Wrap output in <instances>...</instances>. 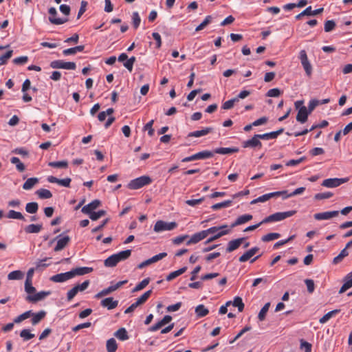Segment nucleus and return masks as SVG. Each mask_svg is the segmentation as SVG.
Instances as JSON below:
<instances>
[{"label": "nucleus", "mask_w": 352, "mask_h": 352, "mask_svg": "<svg viewBox=\"0 0 352 352\" xmlns=\"http://www.w3.org/2000/svg\"><path fill=\"white\" fill-rule=\"evenodd\" d=\"M215 230V228H208L207 230L197 232L191 236L190 239L187 241L186 244L189 245L191 244L197 243L201 240L206 239L210 234V233L214 232Z\"/></svg>", "instance_id": "423d86ee"}, {"label": "nucleus", "mask_w": 352, "mask_h": 352, "mask_svg": "<svg viewBox=\"0 0 352 352\" xmlns=\"http://www.w3.org/2000/svg\"><path fill=\"white\" fill-rule=\"evenodd\" d=\"M23 273L20 270H15L10 272L8 275L9 280H21L23 277Z\"/></svg>", "instance_id": "58836bf2"}, {"label": "nucleus", "mask_w": 352, "mask_h": 352, "mask_svg": "<svg viewBox=\"0 0 352 352\" xmlns=\"http://www.w3.org/2000/svg\"><path fill=\"white\" fill-rule=\"evenodd\" d=\"M232 305L238 308L239 311L241 312L244 309V303L242 298L239 296H236L232 302Z\"/></svg>", "instance_id": "3c124183"}, {"label": "nucleus", "mask_w": 352, "mask_h": 352, "mask_svg": "<svg viewBox=\"0 0 352 352\" xmlns=\"http://www.w3.org/2000/svg\"><path fill=\"white\" fill-rule=\"evenodd\" d=\"M212 131L211 127H207L200 131H195L188 133V137L199 138L208 135Z\"/></svg>", "instance_id": "bb28decb"}, {"label": "nucleus", "mask_w": 352, "mask_h": 352, "mask_svg": "<svg viewBox=\"0 0 352 352\" xmlns=\"http://www.w3.org/2000/svg\"><path fill=\"white\" fill-rule=\"evenodd\" d=\"M100 205L101 201L98 199H95L87 205L83 206L81 211L82 213L89 215L93 212H94V210L98 208Z\"/></svg>", "instance_id": "ddd939ff"}, {"label": "nucleus", "mask_w": 352, "mask_h": 352, "mask_svg": "<svg viewBox=\"0 0 352 352\" xmlns=\"http://www.w3.org/2000/svg\"><path fill=\"white\" fill-rule=\"evenodd\" d=\"M307 4V1L306 0H300L298 3H287L283 6V9L285 10H291L296 7L302 8Z\"/></svg>", "instance_id": "2f4dec72"}, {"label": "nucleus", "mask_w": 352, "mask_h": 352, "mask_svg": "<svg viewBox=\"0 0 352 352\" xmlns=\"http://www.w3.org/2000/svg\"><path fill=\"white\" fill-rule=\"evenodd\" d=\"M36 193L41 199H50L52 197V192L49 190L44 188L38 190Z\"/></svg>", "instance_id": "a18cd8bd"}, {"label": "nucleus", "mask_w": 352, "mask_h": 352, "mask_svg": "<svg viewBox=\"0 0 352 352\" xmlns=\"http://www.w3.org/2000/svg\"><path fill=\"white\" fill-rule=\"evenodd\" d=\"M153 123L154 120H151L144 126V130L148 131V135L150 137H152L154 135V129L153 128Z\"/></svg>", "instance_id": "680f3d73"}, {"label": "nucleus", "mask_w": 352, "mask_h": 352, "mask_svg": "<svg viewBox=\"0 0 352 352\" xmlns=\"http://www.w3.org/2000/svg\"><path fill=\"white\" fill-rule=\"evenodd\" d=\"M239 151V148L236 147L234 148H217L214 150V153L221 155H227L232 154L234 153H237Z\"/></svg>", "instance_id": "cd10ccee"}, {"label": "nucleus", "mask_w": 352, "mask_h": 352, "mask_svg": "<svg viewBox=\"0 0 352 352\" xmlns=\"http://www.w3.org/2000/svg\"><path fill=\"white\" fill-rule=\"evenodd\" d=\"M13 50H10L7 51L3 55L0 56V65H3L7 63V61L12 57Z\"/></svg>", "instance_id": "864d4df0"}, {"label": "nucleus", "mask_w": 352, "mask_h": 352, "mask_svg": "<svg viewBox=\"0 0 352 352\" xmlns=\"http://www.w3.org/2000/svg\"><path fill=\"white\" fill-rule=\"evenodd\" d=\"M20 336L23 338L24 341H28L34 338L35 335L34 333H30L29 329H25L20 332Z\"/></svg>", "instance_id": "8fccbe9b"}, {"label": "nucleus", "mask_w": 352, "mask_h": 352, "mask_svg": "<svg viewBox=\"0 0 352 352\" xmlns=\"http://www.w3.org/2000/svg\"><path fill=\"white\" fill-rule=\"evenodd\" d=\"M131 250H126L113 254L116 256L118 263H120L129 258L131 255Z\"/></svg>", "instance_id": "a878e982"}, {"label": "nucleus", "mask_w": 352, "mask_h": 352, "mask_svg": "<svg viewBox=\"0 0 352 352\" xmlns=\"http://www.w3.org/2000/svg\"><path fill=\"white\" fill-rule=\"evenodd\" d=\"M71 278H73L72 273L69 271L54 275L50 278V280L54 283H63Z\"/></svg>", "instance_id": "4468645a"}, {"label": "nucleus", "mask_w": 352, "mask_h": 352, "mask_svg": "<svg viewBox=\"0 0 352 352\" xmlns=\"http://www.w3.org/2000/svg\"><path fill=\"white\" fill-rule=\"evenodd\" d=\"M171 320H172V317L169 315H166L161 320H160L158 322H157L155 324L150 327L148 328V331H151V332L156 331L158 329H160L161 327L164 326L165 324L170 322L171 321Z\"/></svg>", "instance_id": "a211bd4d"}, {"label": "nucleus", "mask_w": 352, "mask_h": 352, "mask_svg": "<svg viewBox=\"0 0 352 352\" xmlns=\"http://www.w3.org/2000/svg\"><path fill=\"white\" fill-rule=\"evenodd\" d=\"M136 58L135 56H132L129 59L126 60V62L124 63V66L129 71L131 72L133 70V64L135 62Z\"/></svg>", "instance_id": "e2e57ef3"}, {"label": "nucleus", "mask_w": 352, "mask_h": 352, "mask_svg": "<svg viewBox=\"0 0 352 352\" xmlns=\"http://www.w3.org/2000/svg\"><path fill=\"white\" fill-rule=\"evenodd\" d=\"M280 237V234L279 233L272 232V233H269V234H267L263 236L261 238V240L263 242H268V241H271L277 239Z\"/></svg>", "instance_id": "49530a36"}, {"label": "nucleus", "mask_w": 352, "mask_h": 352, "mask_svg": "<svg viewBox=\"0 0 352 352\" xmlns=\"http://www.w3.org/2000/svg\"><path fill=\"white\" fill-rule=\"evenodd\" d=\"M50 294H51V292L50 291H48V292L42 291V292H38L32 296L28 295L25 298V299L28 302H38V301H40V300L44 299L45 297L49 296Z\"/></svg>", "instance_id": "dca6fc26"}, {"label": "nucleus", "mask_w": 352, "mask_h": 352, "mask_svg": "<svg viewBox=\"0 0 352 352\" xmlns=\"http://www.w3.org/2000/svg\"><path fill=\"white\" fill-rule=\"evenodd\" d=\"M38 205L36 202H30L25 206V210L30 214H34L38 211Z\"/></svg>", "instance_id": "ea45409f"}, {"label": "nucleus", "mask_w": 352, "mask_h": 352, "mask_svg": "<svg viewBox=\"0 0 352 352\" xmlns=\"http://www.w3.org/2000/svg\"><path fill=\"white\" fill-rule=\"evenodd\" d=\"M307 108L305 106H302L298 111L296 116V120L302 124L306 122L309 115Z\"/></svg>", "instance_id": "f3484780"}, {"label": "nucleus", "mask_w": 352, "mask_h": 352, "mask_svg": "<svg viewBox=\"0 0 352 352\" xmlns=\"http://www.w3.org/2000/svg\"><path fill=\"white\" fill-rule=\"evenodd\" d=\"M211 20L212 16L210 15L207 16L204 20V21L195 28V31L199 32L203 30L206 25H208L211 22Z\"/></svg>", "instance_id": "bf43d9fd"}, {"label": "nucleus", "mask_w": 352, "mask_h": 352, "mask_svg": "<svg viewBox=\"0 0 352 352\" xmlns=\"http://www.w3.org/2000/svg\"><path fill=\"white\" fill-rule=\"evenodd\" d=\"M236 102H238V100H237V98H234L232 99H230V100L225 102L222 104L221 108L225 110L230 109L234 107V105Z\"/></svg>", "instance_id": "5fc2aeb1"}, {"label": "nucleus", "mask_w": 352, "mask_h": 352, "mask_svg": "<svg viewBox=\"0 0 352 352\" xmlns=\"http://www.w3.org/2000/svg\"><path fill=\"white\" fill-rule=\"evenodd\" d=\"M298 58L305 72L306 75L308 77H310L313 72V67L308 59L307 52L305 50H302L300 51Z\"/></svg>", "instance_id": "20e7f679"}, {"label": "nucleus", "mask_w": 352, "mask_h": 352, "mask_svg": "<svg viewBox=\"0 0 352 352\" xmlns=\"http://www.w3.org/2000/svg\"><path fill=\"white\" fill-rule=\"evenodd\" d=\"M118 263V260L114 254L111 255L104 261V265L107 267H113Z\"/></svg>", "instance_id": "473e14b6"}, {"label": "nucleus", "mask_w": 352, "mask_h": 352, "mask_svg": "<svg viewBox=\"0 0 352 352\" xmlns=\"http://www.w3.org/2000/svg\"><path fill=\"white\" fill-rule=\"evenodd\" d=\"M25 291L29 294H33L36 292L35 287L32 286V280H25Z\"/></svg>", "instance_id": "4d7b16f0"}, {"label": "nucleus", "mask_w": 352, "mask_h": 352, "mask_svg": "<svg viewBox=\"0 0 352 352\" xmlns=\"http://www.w3.org/2000/svg\"><path fill=\"white\" fill-rule=\"evenodd\" d=\"M186 270H187V267H184L180 268L178 270L172 272L166 276V279L167 281H170V280L175 279V278H177V276L184 274Z\"/></svg>", "instance_id": "7c9ffc66"}, {"label": "nucleus", "mask_w": 352, "mask_h": 352, "mask_svg": "<svg viewBox=\"0 0 352 352\" xmlns=\"http://www.w3.org/2000/svg\"><path fill=\"white\" fill-rule=\"evenodd\" d=\"M252 219V214H243V215H241V216H239L236 220L234 221V223H233L231 226V228L236 226H239V225H241V224H243L249 221H250L251 219Z\"/></svg>", "instance_id": "393cba45"}, {"label": "nucleus", "mask_w": 352, "mask_h": 352, "mask_svg": "<svg viewBox=\"0 0 352 352\" xmlns=\"http://www.w3.org/2000/svg\"><path fill=\"white\" fill-rule=\"evenodd\" d=\"M39 180L36 177H31L28 179L23 184V188L26 190L32 189L36 184L38 183Z\"/></svg>", "instance_id": "c85d7f7f"}, {"label": "nucleus", "mask_w": 352, "mask_h": 352, "mask_svg": "<svg viewBox=\"0 0 352 352\" xmlns=\"http://www.w3.org/2000/svg\"><path fill=\"white\" fill-rule=\"evenodd\" d=\"M213 157V153L210 151H203L195 153V157L197 160H204Z\"/></svg>", "instance_id": "37998d69"}, {"label": "nucleus", "mask_w": 352, "mask_h": 352, "mask_svg": "<svg viewBox=\"0 0 352 352\" xmlns=\"http://www.w3.org/2000/svg\"><path fill=\"white\" fill-rule=\"evenodd\" d=\"M10 162L16 165V169L19 172H23L25 169L24 164L20 161L19 158L16 157H12L10 159Z\"/></svg>", "instance_id": "e433bc0d"}, {"label": "nucleus", "mask_w": 352, "mask_h": 352, "mask_svg": "<svg viewBox=\"0 0 352 352\" xmlns=\"http://www.w3.org/2000/svg\"><path fill=\"white\" fill-rule=\"evenodd\" d=\"M115 336H116L120 340H126L129 338L127 335V332L124 328L119 329L116 333Z\"/></svg>", "instance_id": "09e8293b"}, {"label": "nucleus", "mask_w": 352, "mask_h": 352, "mask_svg": "<svg viewBox=\"0 0 352 352\" xmlns=\"http://www.w3.org/2000/svg\"><path fill=\"white\" fill-rule=\"evenodd\" d=\"M195 313L198 317L202 318L208 315L209 311L207 308L205 307L204 305H199L195 308Z\"/></svg>", "instance_id": "f704fd0d"}, {"label": "nucleus", "mask_w": 352, "mask_h": 352, "mask_svg": "<svg viewBox=\"0 0 352 352\" xmlns=\"http://www.w3.org/2000/svg\"><path fill=\"white\" fill-rule=\"evenodd\" d=\"M270 199V197L269 193L265 194V195H261V196L257 197L256 199L252 200L251 201V204H256L258 202H265V201H268Z\"/></svg>", "instance_id": "338daca9"}, {"label": "nucleus", "mask_w": 352, "mask_h": 352, "mask_svg": "<svg viewBox=\"0 0 352 352\" xmlns=\"http://www.w3.org/2000/svg\"><path fill=\"white\" fill-rule=\"evenodd\" d=\"M106 214V211L103 210H100L98 212H93L91 214L89 215V218L92 221H96L100 217L104 216Z\"/></svg>", "instance_id": "6e6d98bb"}, {"label": "nucleus", "mask_w": 352, "mask_h": 352, "mask_svg": "<svg viewBox=\"0 0 352 352\" xmlns=\"http://www.w3.org/2000/svg\"><path fill=\"white\" fill-rule=\"evenodd\" d=\"M92 267H80L72 269L71 272L72 273V277H75L76 276H82L87 274H89L93 272Z\"/></svg>", "instance_id": "4be33fe9"}, {"label": "nucleus", "mask_w": 352, "mask_h": 352, "mask_svg": "<svg viewBox=\"0 0 352 352\" xmlns=\"http://www.w3.org/2000/svg\"><path fill=\"white\" fill-rule=\"evenodd\" d=\"M48 165L50 167L58 168H67L68 167V162L66 160L59 162H50Z\"/></svg>", "instance_id": "c03bdc74"}, {"label": "nucleus", "mask_w": 352, "mask_h": 352, "mask_svg": "<svg viewBox=\"0 0 352 352\" xmlns=\"http://www.w3.org/2000/svg\"><path fill=\"white\" fill-rule=\"evenodd\" d=\"M339 214V212L336 211H326L323 212L316 213L314 214V219L318 221L327 220L333 217H337Z\"/></svg>", "instance_id": "f8f14e48"}, {"label": "nucleus", "mask_w": 352, "mask_h": 352, "mask_svg": "<svg viewBox=\"0 0 352 352\" xmlns=\"http://www.w3.org/2000/svg\"><path fill=\"white\" fill-rule=\"evenodd\" d=\"M232 204V200H226L221 203L215 204L211 206L213 210H217L224 208L230 207Z\"/></svg>", "instance_id": "c9c22d12"}, {"label": "nucleus", "mask_w": 352, "mask_h": 352, "mask_svg": "<svg viewBox=\"0 0 352 352\" xmlns=\"http://www.w3.org/2000/svg\"><path fill=\"white\" fill-rule=\"evenodd\" d=\"M333 196V193L331 192H325L317 193L315 195L314 198L316 200L326 199L331 198Z\"/></svg>", "instance_id": "052dcab7"}, {"label": "nucleus", "mask_w": 352, "mask_h": 352, "mask_svg": "<svg viewBox=\"0 0 352 352\" xmlns=\"http://www.w3.org/2000/svg\"><path fill=\"white\" fill-rule=\"evenodd\" d=\"M262 143L258 138V135H254L251 139L245 140L242 142L243 148H252L261 149L262 148Z\"/></svg>", "instance_id": "1a4fd4ad"}, {"label": "nucleus", "mask_w": 352, "mask_h": 352, "mask_svg": "<svg viewBox=\"0 0 352 352\" xmlns=\"http://www.w3.org/2000/svg\"><path fill=\"white\" fill-rule=\"evenodd\" d=\"M349 179L345 178H329L323 180L322 186L327 188H336L342 184L346 183Z\"/></svg>", "instance_id": "6e6552de"}, {"label": "nucleus", "mask_w": 352, "mask_h": 352, "mask_svg": "<svg viewBox=\"0 0 352 352\" xmlns=\"http://www.w3.org/2000/svg\"><path fill=\"white\" fill-rule=\"evenodd\" d=\"M89 284L90 281L89 280H86L82 283L74 286V287L76 289L77 292H83L87 289Z\"/></svg>", "instance_id": "69168bd1"}, {"label": "nucleus", "mask_w": 352, "mask_h": 352, "mask_svg": "<svg viewBox=\"0 0 352 352\" xmlns=\"http://www.w3.org/2000/svg\"><path fill=\"white\" fill-rule=\"evenodd\" d=\"M118 345L114 338H110L107 341V352H116Z\"/></svg>", "instance_id": "4c0bfd02"}, {"label": "nucleus", "mask_w": 352, "mask_h": 352, "mask_svg": "<svg viewBox=\"0 0 352 352\" xmlns=\"http://www.w3.org/2000/svg\"><path fill=\"white\" fill-rule=\"evenodd\" d=\"M150 278H146L140 282L132 290L133 292H137L144 289L149 283Z\"/></svg>", "instance_id": "a19ab883"}, {"label": "nucleus", "mask_w": 352, "mask_h": 352, "mask_svg": "<svg viewBox=\"0 0 352 352\" xmlns=\"http://www.w3.org/2000/svg\"><path fill=\"white\" fill-rule=\"evenodd\" d=\"M351 287H352V271L346 276L345 282L340 289L339 293L342 294Z\"/></svg>", "instance_id": "b1692460"}, {"label": "nucleus", "mask_w": 352, "mask_h": 352, "mask_svg": "<svg viewBox=\"0 0 352 352\" xmlns=\"http://www.w3.org/2000/svg\"><path fill=\"white\" fill-rule=\"evenodd\" d=\"M56 239H57V244L54 248L55 252H59L64 249L70 241V237L69 236L58 235Z\"/></svg>", "instance_id": "9b49d317"}, {"label": "nucleus", "mask_w": 352, "mask_h": 352, "mask_svg": "<svg viewBox=\"0 0 352 352\" xmlns=\"http://www.w3.org/2000/svg\"><path fill=\"white\" fill-rule=\"evenodd\" d=\"M32 314V311H27L14 318V322L20 323L24 320L30 318Z\"/></svg>", "instance_id": "603ef678"}, {"label": "nucleus", "mask_w": 352, "mask_h": 352, "mask_svg": "<svg viewBox=\"0 0 352 352\" xmlns=\"http://www.w3.org/2000/svg\"><path fill=\"white\" fill-rule=\"evenodd\" d=\"M118 300H113L112 297H108L101 300L100 305L103 307L107 308V309H113L118 307Z\"/></svg>", "instance_id": "6ab92c4d"}, {"label": "nucleus", "mask_w": 352, "mask_h": 352, "mask_svg": "<svg viewBox=\"0 0 352 352\" xmlns=\"http://www.w3.org/2000/svg\"><path fill=\"white\" fill-rule=\"evenodd\" d=\"M7 217L9 219H19V220H23V221L25 220V217L21 212H16L13 210H11L8 212V213L7 214Z\"/></svg>", "instance_id": "79ce46f5"}, {"label": "nucleus", "mask_w": 352, "mask_h": 352, "mask_svg": "<svg viewBox=\"0 0 352 352\" xmlns=\"http://www.w3.org/2000/svg\"><path fill=\"white\" fill-rule=\"evenodd\" d=\"M210 228H215L216 230L213 233H210V234H212V236L206 241V243L212 242L216 239L229 234L230 232V229H228V226L227 225L214 226L211 227Z\"/></svg>", "instance_id": "39448f33"}, {"label": "nucleus", "mask_w": 352, "mask_h": 352, "mask_svg": "<svg viewBox=\"0 0 352 352\" xmlns=\"http://www.w3.org/2000/svg\"><path fill=\"white\" fill-rule=\"evenodd\" d=\"M245 241H246V239L245 237H242L229 241L226 248V252H232L236 250L241 244L243 243Z\"/></svg>", "instance_id": "2eb2a0df"}, {"label": "nucleus", "mask_w": 352, "mask_h": 352, "mask_svg": "<svg viewBox=\"0 0 352 352\" xmlns=\"http://www.w3.org/2000/svg\"><path fill=\"white\" fill-rule=\"evenodd\" d=\"M48 12L50 14L49 21L53 24L61 25L66 23L68 21L67 18H57V11L56 9L54 7L50 8L49 9Z\"/></svg>", "instance_id": "9d476101"}, {"label": "nucleus", "mask_w": 352, "mask_h": 352, "mask_svg": "<svg viewBox=\"0 0 352 352\" xmlns=\"http://www.w3.org/2000/svg\"><path fill=\"white\" fill-rule=\"evenodd\" d=\"M258 250L259 248L258 247H254L250 249L239 258V262L244 263L248 261L253 256H254L258 252Z\"/></svg>", "instance_id": "412c9836"}, {"label": "nucleus", "mask_w": 352, "mask_h": 352, "mask_svg": "<svg viewBox=\"0 0 352 352\" xmlns=\"http://www.w3.org/2000/svg\"><path fill=\"white\" fill-rule=\"evenodd\" d=\"M132 22L135 29H137L140 26L141 19L138 12H134L133 13Z\"/></svg>", "instance_id": "13d9d810"}, {"label": "nucleus", "mask_w": 352, "mask_h": 352, "mask_svg": "<svg viewBox=\"0 0 352 352\" xmlns=\"http://www.w3.org/2000/svg\"><path fill=\"white\" fill-rule=\"evenodd\" d=\"M340 311V309H334V310H332L328 313H327L326 314H324L320 320H319V322L321 324H324L326 323L327 321H329L331 318L334 317L335 316H336L338 314H339Z\"/></svg>", "instance_id": "c756f323"}, {"label": "nucleus", "mask_w": 352, "mask_h": 352, "mask_svg": "<svg viewBox=\"0 0 352 352\" xmlns=\"http://www.w3.org/2000/svg\"><path fill=\"white\" fill-rule=\"evenodd\" d=\"M284 131V129L281 128L276 131H272L270 133H266L263 134H257L259 140H271L276 139L279 135L283 133Z\"/></svg>", "instance_id": "aec40b11"}, {"label": "nucleus", "mask_w": 352, "mask_h": 352, "mask_svg": "<svg viewBox=\"0 0 352 352\" xmlns=\"http://www.w3.org/2000/svg\"><path fill=\"white\" fill-rule=\"evenodd\" d=\"M45 314L46 313L44 311H41L36 314L32 313V324L33 325L38 324L42 319L45 318Z\"/></svg>", "instance_id": "72a5a7b5"}, {"label": "nucleus", "mask_w": 352, "mask_h": 352, "mask_svg": "<svg viewBox=\"0 0 352 352\" xmlns=\"http://www.w3.org/2000/svg\"><path fill=\"white\" fill-rule=\"evenodd\" d=\"M335 27H336L335 21L333 20H329L324 23V29L326 32H329L332 31L335 28Z\"/></svg>", "instance_id": "0e129e2a"}, {"label": "nucleus", "mask_w": 352, "mask_h": 352, "mask_svg": "<svg viewBox=\"0 0 352 352\" xmlns=\"http://www.w3.org/2000/svg\"><path fill=\"white\" fill-rule=\"evenodd\" d=\"M42 229V224H30L25 227L24 230L27 234H36L39 233Z\"/></svg>", "instance_id": "5701e85b"}, {"label": "nucleus", "mask_w": 352, "mask_h": 352, "mask_svg": "<svg viewBox=\"0 0 352 352\" xmlns=\"http://www.w3.org/2000/svg\"><path fill=\"white\" fill-rule=\"evenodd\" d=\"M152 182L151 179L148 176H141L132 179L127 185V187L131 190H137L144 186L148 185Z\"/></svg>", "instance_id": "f03ea898"}, {"label": "nucleus", "mask_w": 352, "mask_h": 352, "mask_svg": "<svg viewBox=\"0 0 352 352\" xmlns=\"http://www.w3.org/2000/svg\"><path fill=\"white\" fill-rule=\"evenodd\" d=\"M296 213V210H289L287 212H278L274 214H272L267 217H265L262 223H270V222H276L284 220L287 218L291 217Z\"/></svg>", "instance_id": "f257e3e1"}, {"label": "nucleus", "mask_w": 352, "mask_h": 352, "mask_svg": "<svg viewBox=\"0 0 352 352\" xmlns=\"http://www.w3.org/2000/svg\"><path fill=\"white\" fill-rule=\"evenodd\" d=\"M50 67L54 69L74 70L76 67V65L74 62H65L63 60H56L50 63Z\"/></svg>", "instance_id": "0eeeda50"}, {"label": "nucleus", "mask_w": 352, "mask_h": 352, "mask_svg": "<svg viewBox=\"0 0 352 352\" xmlns=\"http://www.w3.org/2000/svg\"><path fill=\"white\" fill-rule=\"evenodd\" d=\"M177 227L176 222H166L162 220L156 221L153 230L154 232L159 233L164 231H170L175 229Z\"/></svg>", "instance_id": "7ed1b4c3"}, {"label": "nucleus", "mask_w": 352, "mask_h": 352, "mask_svg": "<svg viewBox=\"0 0 352 352\" xmlns=\"http://www.w3.org/2000/svg\"><path fill=\"white\" fill-rule=\"evenodd\" d=\"M270 307V303L267 302L261 309V311L258 313V318L260 321H263L265 319L266 314L269 310V308Z\"/></svg>", "instance_id": "de8ad7c7"}, {"label": "nucleus", "mask_w": 352, "mask_h": 352, "mask_svg": "<svg viewBox=\"0 0 352 352\" xmlns=\"http://www.w3.org/2000/svg\"><path fill=\"white\" fill-rule=\"evenodd\" d=\"M320 104V101L316 99L311 100L308 104L307 111L311 113L314 109Z\"/></svg>", "instance_id": "774afa93"}]
</instances>
